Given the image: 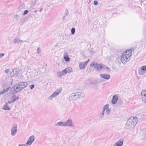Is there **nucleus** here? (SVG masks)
Here are the masks:
<instances>
[{"mask_svg": "<svg viewBox=\"0 0 146 146\" xmlns=\"http://www.w3.org/2000/svg\"><path fill=\"white\" fill-rule=\"evenodd\" d=\"M13 74L15 75H17L19 73V71L17 68L13 70H12Z\"/></svg>", "mask_w": 146, "mask_h": 146, "instance_id": "28", "label": "nucleus"}, {"mask_svg": "<svg viewBox=\"0 0 146 146\" xmlns=\"http://www.w3.org/2000/svg\"><path fill=\"white\" fill-rule=\"evenodd\" d=\"M109 105L108 104H106L105 105H104L103 107V108L104 109H105L106 110H107V109H109Z\"/></svg>", "mask_w": 146, "mask_h": 146, "instance_id": "32", "label": "nucleus"}, {"mask_svg": "<svg viewBox=\"0 0 146 146\" xmlns=\"http://www.w3.org/2000/svg\"><path fill=\"white\" fill-rule=\"evenodd\" d=\"M96 63H95V62H92V63H91L90 65V67H92L93 66H94V68L95 64H96Z\"/></svg>", "mask_w": 146, "mask_h": 146, "instance_id": "34", "label": "nucleus"}, {"mask_svg": "<svg viewBox=\"0 0 146 146\" xmlns=\"http://www.w3.org/2000/svg\"><path fill=\"white\" fill-rule=\"evenodd\" d=\"M34 85H33V84H32L30 86H29V87H30V88L31 89H33V88H34Z\"/></svg>", "mask_w": 146, "mask_h": 146, "instance_id": "39", "label": "nucleus"}, {"mask_svg": "<svg viewBox=\"0 0 146 146\" xmlns=\"http://www.w3.org/2000/svg\"><path fill=\"white\" fill-rule=\"evenodd\" d=\"M142 101L144 104H146V90H143L141 93Z\"/></svg>", "mask_w": 146, "mask_h": 146, "instance_id": "5", "label": "nucleus"}, {"mask_svg": "<svg viewBox=\"0 0 146 146\" xmlns=\"http://www.w3.org/2000/svg\"><path fill=\"white\" fill-rule=\"evenodd\" d=\"M77 96L78 99H83L84 96V94L82 92H77Z\"/></svg>", "mask_w": 146, "mask_h": 146, "instance_id": "22", "label": "nucleus"}, {"mask_svg": "<svg viewBox=\"0 0 146 146\" xmlns=\"http://www.w3.org/2000/svg\"><path fill=\"white\" fill-rule=\"evenodd\" d=\"M71 33L72 35H74L75 33V29L72 28L71 29Z\"/></svg>", "mask_w": 146, "mask_h": 146, "instance_id": "35", "label": "nucleus"}, {"mask_svg": "<svg viewBox=\"0 0 146 146\" xmlns=\"http://www.w3.org/2000/svg\"><path fill=\"white\" fill-rule=\"evenodd\" d=\"M62 74L61 72H58L57 73V75L58 77H59L60 78H61L62 76L63 75Z\"/></svg>", "mask_w": 146, "mask_h": 146, "instance_id": "30", "label": "nucleus"}, {"mask_svg": "<svg viewBox=\"0 0 146 146\" xmlns=\"http://www.w3.org/2000/svg\"><path fill=\"white\" fill-rule=\"evenodd\" d=\"M102 71H105L107 72H110V70L109 68L107 67L105 65H103Z\"/></svg>", "mask_w": 146, "mask_h": 146, "instance_id": "21", "label": "nucleus"}, {"mask_svg": "<svg viewBox=\"0 0 146 146\" xmlns=\"http://www.w3.org/2000/svg\"><path fill=\"white\" fill-rule=\"evenodd\" d=\"M91 2V1H89V3H90Z\"/></svg>", "mask_w": 146, "mask_h": 146, "instance_id": "48", "label": "nucleus"}, {"mask_svg": "<svg viewBox=\"0 0 146 146\" xmlns=\"http://www.w3.org/2000/svg\"><path fill=\"white\" fill-rule=\"evenodd\" d=\"M19 98V97L18 96H16L15 95H13L12 96L11 98V101H10V103H13L16 100H18Z\"/></svg>", "mask_w": 146, "mask_h": 146, "instance_id": "18", "label": "nucleus"}, {"mask_svg": "<svg viewBox=\"0 0 146 146\" xmlns=\"http://www.w3.org/2000/svg\"><path fill=\"white\" fill-rule=\"evenodd\" d=\"M100 81L98 79L94 80L90 82V84H97Z\"/></svg>", "mask_w": 146, "mask_h": 146, "instance_id": "27", "label": "nucleus"}, {"mask_svg": "<svg viewBox=\"0 0 146 146\" xmlns=\"http://www.w3.org/2000/svg\"><path fill=\"white\" fill-rule=\"evenodd\" d=\"M123 143V140L121 139L114 145V146H122Z\"/></svg>", "mask_w": 146, "mask_h": 146, "instance_id": "19", "label": "nucleus"}, {"mask_svg": "<svg viewBox=\"0 0 146 146\" xmlns=\"http://www.w3.org/2000/svg\"><path fill=\"white\" fill-rule=\"evenodd\" d=\"M55 125L56 126H64V122L59 121L55 123Z\"/></svg>", "mask_w": 146, "mask_h": 146, "instance_id": "24", "label": "nucleus"}, {"mask_svg": "<svg viewBox=\"0 0 146 146\" xmlns=\"http://www.w3.org/2000/svg\"><path fill=\"white\" fill-rule=\"evenodd\" d=\"M10 101H8L3 106V110H9L11 109V108L9 107V105L10 104Z\"/></svg>", "mask_w": 146, "mask_h": 146, "instance_id": "9", "label": "nucleus"}, {"mask_svg": "<svg viewBox=\"0 0 146 146\" xmlns=\"http://www.w3.org/2000/svg\"><path fill=\"white\" fill-rule=\"evenodd\" d=\"M22 11L21 10H17L14 13L13 16V21L14 23L17 22L20 19V16L21 15Z\"/></svg>", "mask_w": 146, "mask_h": 146, "instance_id": "3", "label": "nucleus"}, {"mask_svg": "<svg viewBox=\"0 0 146 146\" xmlns=\"http://www.w3.org/2000/svg\"><path fill=\"white\" fill-rule=\"evenodd\" d=\"M110 113V109L109 108L108 109H107V110H106V114L107 115H108Z\"/></svg>", "mask_w": 146, "mask_h": 146, "instance_id": "37", "label": "nucleus"}, {"mask_svg": "<svg viewBox=\"0 0 146 146\" xmlns=\"http://www.w3.org/2000/svg\"><path fill=\"white\" fill-rule=\"evenodd\" d=\"M70 101H74L78 99L77 92L72 93L69 97Z\"/></svg>", "mask_w": 146, "mask_h": 146, "instance_id": "6", "label": "nucleus"}, {"mask_svg": "<svg viewBox=\"0 0 146 146\" xmlns=\"http://www.w3.org/2000/svg\"><path fill=\"white\" fill-rule=\"evenodd\" d=\"M94 5H97L98 4V2L96 1H95L94 2Z\"/></svg>", "mask_w": 146, "mask_h": 146, "instance_id": "40", "label": "nucleus"}, {"mask_svg": "<svg viewBox=\"0 0 146 146\" xmlns=\"http://www.w3.org/2000/svg\"><path fill=\"white\" fill-rule=\"evenodd\" d=\"M87 62H82L79 64V67L80 70H82L84 69L86 66Z\"/></svg>", "mask_w": 146, "mask_h": 146, "instance_id": "17", "label": "nucleus"}, {"mask_svg": "<svg viewBox=\"0 0 146 146\" xmlns=\"http://www.w3.org/2000/svg\"><path fill=\"white\" fill-rule=\"evenodd\" d=\"M89 59L88 61H87L85 62H87L86 65H87L88 63V62H89Z\"/></svg>", "mask_w": 146, "mask_h": 146, "instance_id": "45", "label": "nucleus"}, {"mask_svg": "<svg viewBox=\"0 0 146 146\" xmlns=\"http://www.w3.org/2000/svg\"><path fill=\"white\" fill-rule=\"evenodd\" d=\"M141 70L143 71H146V66H143L141 67Z\"/></svg>", "mask_w": 146, "mask_h": 146, "instance_id": "31", "label": "nucleus"}, {"mask_svg": "<svg viewBox=\"0 0 146 146\" xmlns=\"http://www.w3.org/2000/svg\"><path fill=\"white\" fill-rule=\"evenodd\" d=\"M62 91V88H60L56 90L52 94L49 96L48 98V100H51L54 97H57L59 94Z\"/></svg>", "mask_w": 146, "mask_h": 146, "instance_id": "4", "label": "nucleus"}, {"mask_svg": "<svg viewBox=\"0 0 146 146\" xmlns=\"http://www.w3.org/2000/svg\"><path fill=\"white\" fill-rule=\"evenodd\" d=\"M36 12V11H35V12Z\"/></svg>", "mask_w": 146, "mask_h": 146, "instance_id": "49", "label": "nucleus"}, {"mask_svg": "<svg viewBox=\"0 0 146 146\" xmlns=\"http://www.w3.org/2000/svg\"><path fill=\"white\" fill-rule=\"evenodd\" d=\"M9 72V70L8 69H7L5 71V72L6 73H7L8 72Z\"/></svg>", "mask_w": 146, "mask_h": 146, "instance_id": "43", "label": "nucleus"}, {"mask_svg": "<svg viewBox=\"0 0 146 146\" xmlns=\"http://www.w3.org/2000/svg\"><path fill=\"white\" fill-rule=\"evenodd\" d=\"M17 126L16 125H15L14 126H13L11 129V134L12 135L14 136L15 135L17 131Z\"/></svg>", "mask_w": 146, "mask_h": 146, "instance_id": "12", "label": "nucleus"}, {"mask_svg": "<svg viewBox=\"0 0 146 146\" xmlns=\"http://www.w3.org/2000/svg\"><path fill=\"white\" fill-rule=\"evenodd\" d=\"M15 92L16 93L22 90L21 87L19 86L18 84H16L13 87Z\"/></svg>", "mask_w": 146, "mask_h": 146, "instance_id": "10", "label": "nucleus"}, {"mask_svg": "<svg viewBox=\"0 0 146 146\" xmlns=\"http://www.w3.org/2000/svg\"><path fill=\"white\" fill-rule=\"evenodd\" d=\"M64 58L66 62H68L70 60V58L68 56V53L67 52L64 53Z\"/></svg>", "mask_w": 146, "mask_h": 146, "instance_id": "20", "label": "nucleus"}, {"mask_svg": "<svg viewBox=\"0 0 146 146\" xmlns=\"http://www.w3.org/2000/svg\"><path fill=\"white\" fill-rule=\"evenodd\" d=\"M141 71L139 72V74H141V75H143V74H142V73H141Z\"/></svg>", "mask_w": 146, "mask_h": 146, "instance_id": "46", "label": "nucleus"}, {"mask_svg": "<svg viewBox=\"0 0 146 146\" xmlns=\"http://www.w3.org/2000/svg\"><path fill=\"white\" fill-rule=\"evenodd\" d=\"M118 100V96L117 95H114L112 98L111 103L113 104H116Z\"/></svg>", "mask_w": 146, "mask_h": 146, "instance_id": "14", "label": "nucleus"}, {"mask_svg": "<svg viewBox=\"0 0 146 146\" xmlns=\"http://www.w3.org/2000/svg\"><path fill=\"white\" fill-rule=\"evenodd\" d=\"M105 109H104V108H102V112H105V111L106 110Z\"/></svg>", "mask_w": 146, "mask_h": 146, "instance_id": "44", "label": "nucleus"}, {"mask_svg": "<svg viewBox=\"0 0 146 146\" xmlns=\"http://www.w3.org/2000/svg\"><path fill=\"white\" fill-rule=\"evenodd\" d=\"M18 146H27V145L26 144H19Z\"/></svg>", "mask_w": 146, "mask_h": 146, "instance_id": "42", "label": "nucleus"}, {"mask_svg": "<svg viewBox=\"0 0 146 146\" xmlns=\"http://www.w3.org/2000/svg\"><path fill=\"white\" fill-rule=\"evenodd\" d=\"M131 52V50H129L122 54L121 58V60L123 64H125L129 60L130 57L132 55Z\"/></svg>", "mask_w": 146, "mask_h": 146, "instance_id": "2", "label": "nucleus"}, {"mask_svg": "<svg viewBox=\"0 0 146 146\" xmlns=\"http://www.w3.org/2000/svg\"><path fill=\"white\" fill-rule=\"evenodd\" d=\"M28 13V11L27 10H25L23 13V15H24L26 14H27Z\"/></svg>", "mask_w": 146, "mask_h": 146, "instance_id": "38", "label": "nucleus"}, {"mask_svg": "<svg viewBox=\"0 0 146 146\" xmlns=\"http://www.w3.org/2000/svg\"><path fill=\"white\" fill-rule=\"evenodd\" d=\"M24 7L25 5L23 4H22V5H21V6L19 7L18 10H20L22 9Z\"/></svg>", "mask_w": 146, "mask_h": 146, "instance_id": "33", "label": "nucleus"}, {"mask_svg": "<svg viewBox=\"0 0 146 146\" xmlns=\"http://www.w3.org/2000/svg\"><path fill=\"white\" fill-rule=\"evenodd\" d=\"M42 10V8L41 9H40V10L39 11L40 12H41Z\"/></svg>", "mask_w": 146, "mask_h": 146, "instance_id": "47", "label": "nucleus"}, {"mask_svg": "<svg viewBox=\"0 0 146 146\" xmlns=\"http://www.w3.org/2000/svg\"><path fill=\"white\" fill-rule=\"evenodd\" d=\"M9 88H8L6 89H3L2 91L0 92V96L4 92H7Z\"/></svg>", "mask_w": 146, "mask_h": 146, "instance_id": "29", "label": "nucleus"}, {"mask_svg": "<svg viewBox=\"0 0 146 146\" xmlns=\"http://www.w3.org/2000/svg\"><path fill=\"white\" fill-rule=\"evenodd\" d=\"M99 118L101 119L104 118L105 115V112H101L99 115Z\"/></svg>", "mask_w": 146, "mask_h": 146, "instance_id": "25", "label": "nucleus"}, {"mask_svg": "<svg viewBox=\"0 0 146 146\" xmlns=\"http://www.w3.org/2000/svg\"><path fill=\"white\" fill-rule=\"evenodd\" d=\"M72 69L71 68L68 67L65 69L64 70H63L61 72L63 75H64L67 73H70L72 71Z\"/></svg>", "mask_w": 146, "mask_h": 146, "instance_id": "11", "label": "nucleus"}, {"mask_svg": "<svg viewBox=\"0 0 146 146\" xmlns=\"http://www.w3.org/2000/svg\"><path fill=\"white\" fill-rule=\"evenodd\" d=\"M4 55L5 54L3 53L0 54V58L3 57Z\"/></svg>", "mask_w": 146, "mask_h": 146, "instance_id": "41", "label": "nucleus"}, {"mask_svg": "<svg viewBox=\"0 0 146 146\" xmlns=\"http://www.w3.org/2000/svg\"><path fill=\"white\" fill-rule=\"evenodd\" d=\"M103 65L102 64H98L96 63L95 64L94 68L97 69L98 71H102Z\"/></svg>", "mask_w": 146, "mask_h": 146, "instance_id": "16", "label": "nucleus"}, {"mask_svg": "<svg viewBox=\"0 0 146 146\" xmlns=\"http://www.w3.org/2000/svg\"><path fill=\"white\" fill-rule=\"evenodd\" d=\"M14 43L16 44L17 43H19L21 42H23V41L22 40H20L19 38H16L15 39L13 40Z\"/></svg>", "mask_w": 146, "mask_h": 146, "instance_id": "26", "label": "nucleus"}, {"mask_svg": "<svg viewBox=\"0 0 146 146\" xmlns=\"http://www.w3.org/2000/svg\"><path fill=\"white\" fill-rule=\"evenodd\" d=\"M100 76L102 78L107 80H109L110 78V75L108 74H101Z\"/></svg>", "mask_w": 146, "mask_h": 146, "instance_id": "13", "label": "nucleus"}, {"mask_svg": "<svg viewBox=\"0 0 146 146\" xmlns=\"http://www.w3.org/2000/svg\"><path fill=\"white\" fill-rule=\"evenodd\" d=\"M64 126L72 127L74 126L72 123V120L70 118L68 119L66 121L64 122Z\"/></svg>", "mask_w": 146, "mask_h": 146, "instance_id": "7", "label": "nucleus"}, {"mask_svg": "<svg viewBox=\"0 0 146 146\" xmlns=\"http://www.w3.org/2000/svg\"><path fill=\"white\" fill-rule=\"evenodd\" d=\"M35 140V137L33 135L31 136L26 143V144L29 146L31 145Z\"/></svg>", "mask_w": 146, "mask_h": 146, "instance_id": "8", "label": "nucleus"}, {"mask_svg": "<svg viewBox=\"0 0 146 146\" xmlns=\"http://www.w3.org/2000/svg\"><path fill=\"white\" fill-rule=\"evenodd\" d=\"M137 119L136 117H131L129 119L125 124V127L127 129H131L133 128L136 124Z\"/></svg>", "mask_w": 146, "mask_h": 146, "instance_id": "1", "label": "nucleus"}, {"mask_svg": "<svg viewBox=\"0 0 146 146\" xmlns=\"http://www.w3.org/2000/svg\"><path fill=\"white\" fill-rule=\"evenodd\" d=\"M19 86L21 87L22 90L28 85L27 83L26 82H21L18 84Z\"/></svg>", "mask_w": 146, "mask_h": 146, "instance_id": "15", "label": "nucleus"}, {"mask_svg": "<svg viewBox=\"0 0 146 146\" xmlns=\"http://www.w3.org/2000/svg\"><path fill=\"white\" fill-rule=\"evenodd\" d=\"M41 52V50L40 48H38L37 49V53L38 54H40Z\"/></svg>", "mask_w": 146, "mask_h": 146, "instance_id": "36", "label": "nucleus"}, {"mask_svg": "<svg viewBox=\"0 0 146 146\" xmlns=\"http://www.w3.org/2000/svg\"><path fill=\"white\" fill-rule=\"evenodd\" d=\"M141 137L143 140H146V128H145L143 131Z\"/></svg>", "mask_w": 146, "mask_h": 146, "instance_id": "23", "label": "nucleus"}]
</instances>
